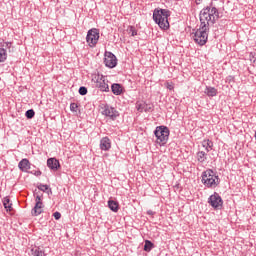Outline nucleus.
<instances>
[{
  "mask_svg": "<svg viewBox=\"0 0 256 256\" xmlns=\"http://www.w3.org/2000/svg\"><path fill=\"white\" fill-rule=\"evenodd\" d=\"M220 17L219 9L213 4V1L199 13L200 23H208V26L215 25Z\"/></svg>",
  "mask_w": 256,
  "mask_h": 256,
  "instance_id": "1",
  "label": "nucleus"
},
{
  "mask_svg": "<svg viewBox=\"0 0 256 256\" xmlns=\"http://www.w3.org/2000/svg\"><path fill=\"white\" fill-rule=\"evenodd\" d=\"M169 17H171V11L167 9L156 8L153 11V21L164 31L169 29Z\"/></svg>",
  "mask_w": 256,
  "mask_h": 256,
  "instance_id": "2",
  "label": "nucleus"
},
{
  "mask_svg": "<svg viewBox=\"0 0 256 256\" xmlns=\"http://www.w3.org/2000/svg\"><path fill=\"white\" fill-rule=\"evenodd\" d=\"M195 43L203 47L209 39V22H200L199 29L194 33Z\"/></svg>",
  "mask_w": 256,
  "mask_h": 256,
  "instance_id": "3",
  "label": "nucleus"
},
{
  "mask_svg": "<svg viewBox=\"0 0 256 256\" xmlns=\"http://www.w3.org/2000/svg\"><path fill=\"white\" fill-rule=\"evenodd\" d=\"M154 135L156 137V143L163 147L167 145V141H169V135H171V131L169 127L161 125L157 126L154 130Z\"/></svg>",
  "mask_w": 256,
  "mask_h": 256,
  "instance_id": "4",
  "label": "nucleus"
},
{
  "mask_svg": "<svg viewBox=\"0 0 256 256\" xmlns=\"http://www.w3.org/2000/svg\"><path fill=\"white\" fill-rule=\"evenodd\" d=\"M202 183L205 187H217L219 185V176L217 172L207 169L202 173Z\"/></svg>",
  "mask_w": 256,
  "mask_h": 256,
  "instance_id": "5",
  "label": "nucleus"
},
{
  "mask_svg": "<svg viewBox=\"0 0 256 256\" xmlns=\"http://www.w3.org/2000/svg\"><path fill=\"white\" fill-rule=\"evenodd\" d=\"M102 115L105 117H109L112 121H116L117 117H119V111L117 109L109 104L104 105L102 108Z\"/></svg>",
  "mask_w": 256,
  "mask_h": 256,
  "instance_id": "6",
  "label": "nucleus"
},
{
  "mask_svg": "<svg viewBox=\"0 0 256 256\" xmlns=\"http://www.w3.org/2000/svg\"><path fill=\"white\" fill-rule=\"evenodd\" d=\"M98 41H99V30H97L96 28L90 29L86 36V42L88 43L89 47H95Z\"/></svg>",
  "mask_w": 256,
  "mask_h": 256,
  "instance_id": "7",
  "label": "nucleus"
},
{
  "mask_svg": "<svg viewBox=\"0 0 256 256\" xmlns=\"http://www.w3.org/2000/svg\"><path fill=\"white\" fill-rule=\"evenodd\" d=\"M104 64L109 69H115L117 67V56L113 52L106 51L104 53Z\"/></svg>",
  "mask_w": 256,
  "mask_h": 256,
  "instance_id": "8",
  "label": "nucleus"
},
{
  "mask_svg": "<svg viewBox=\"0 0 256 256\" xmlns=\"http://www.w3.org/2000/svg\"><path fill=\"white\" fill-rule=\"evenodd\" d=\"M96 87L102 93H109V80L105 79L103 75H98L96 78Z\"/></svg>",
  "mask_w": 256,
  "mask_h": 256,
  "instance_id": "9",
  "label": "nucleus"
},
{
  "mask_svg": "<svg viewBox=\"0 0 256 256\" xmlns=\"http://www.w3.org/2000/svg\"><path fill=\"white\" fill-rule=\"evenodd\" d=\"M208 203L213 209H221V207H223V199L217 193H214L209 197Z\"/></svg>",
  "mask_w": 256,
  "mask_h": 256,
  "instance_id": "10",
  "label": "nucleus"
},
{
  "mask_svg": "<svg viewBox=\"0 0 256 256\" xmlns=\"http://www.w3.org/2000/svg\"><path fill=\"white\" fill-rule=\"evenodd\" d=\"M47 167L51 169V171H59V169H61V163H59L57 158H48Z\"/></svg>",
  "mask_w": 256,
  "mask_h": 256,
  "instance_id": "11",
  "label": "nucleus"
},
{
  "mask_svg": "<svg viewBox=\"0 0 256 256\" xmlns=\"http://www.w3.org/2000/svg\"><path fill=\"white\" fill-rule=\"evenodd\" d=\"M18 167L20 171H23L24 173H29V169H31V162H29V159L24 158L18 163Z\"/></svg>",
  "mask_w": 256,
  "mask_h": 256,
  "instance_id": "12",
  "label": "nucleus"
},
{
  "mask_svg": "<svg viewBox=\"0 0 256 256\" xmlns=\"http://www.w3.org/2000/svg\"><path fill=\"white\" fill-rule=\"evenodd\" d=\"M111 91L113 93V95H123V93H125V88H123V85L119 84V83H113L111 85Z\"/></svg>",
  "mask_w": 256,
  "mask_h": 256,
  "instance_id": "13",
  "label": "nucleus"
},
{
  "mask_svg": "<svg viewBox=\"0 0 256 256\" xmlns=\"http://www.w3.org/2000/svg\"><path fill=\"white\" fill-rule=\"evenodd\" d=\"M43 213V202H36L34 208L31 211L32 217H38Z\"/></svg>",
  "mask_w": 256,
  "mask_h": 256,
  "instance_id": "14",
  "label": "nucleus"
},
{
  "mask_svg": "<svg viewBox=\"0 0 256 256\" xmlns=\"http://www.w3.org/2000/svg\"><path fill=\"white\" fill-rule=\"evenodd\" d=\"M136 109L137 111H139V113H143V111H145V113H149L150 111H153V107L147 105L145 102L136 103Z\"/></svg>",
  "mask_w": 256,
  "mask_h": 256,
  "instance_id": "15",
  "label": "nucleus"
},
{
  "mask_svg": "<svg viewBox=\"0 0 256 256\" xmlns=\"http://www.w3.org/2000/svg\"><path fill=\"white\" fill-rule=\"evenodd\" d=\"M100 149L102 151H109L111 149V139L109 137H103L100 140Z\"/></svg>",
  "mask_w": 256,
  "mask_h": 256,
  "instance_id": "16",
  "label": "nucleus"
},
{
  "mask_svg": "<svg viewBox=\"0 0 256 256\" xmlns=\"http://www.w3.org/2000/svg\"><path fill=\"white\" fill-rule=\"evenodd\" d=\"M205 95H207V97H217V88L212 87V86H206L205 90H204Z\"/></svg>",
  "mask_w": 256,
  "mask_h": 256,
  "instance_id": "17",
  "label": "nucleus"
},
{
  "mask_svg": "<svg viewBox=\"0 0 256 256\" xmlns=\"http://www.w3.org/2000/svg\"><path fill=\"white\" fill-rule=\"evenodd\" d=\"M108 207H109L110 211L117 213V211H119V202L113 200V198H110L108 200Z\"/></svg>",
  "mask_w": 256,
  "mask_h": 256,
  "instance_id": "18",
  "label": "nucleus"
},
{
  "mask_svg": "<svg viewBox=\"0 0 256 256\" xmlns=\"http://www.w3.org/2000/svg\"><path fill=\"white\" fill-rule=\"evenodd\" d=\"M198 163H205L207 161V153L205 151H198L196 153Z\"/></svg>",
  "mask_w": 256,
  "mask_h": 256,
  "instance_id": "19",
  "label": "nucleus"
},
{
  "mask_svg": "<svg viewBox=\"0 0 256 256\" xmlns=\"http://www.w3.org/2000/svg\"><path fill=\"white\" fill-rule=\"evenodd\" d=\"M202 147H204L206 149V152L209 153L213 149V141L204 140L202 142Z\"/></svg>",
  "mask_w": 256,
  "mask_h": 256,
  "instance_id": "20",
  "label": "nucleus"
},
{
  "mask_svg": "<svg viewBox=\"0 0 256 256\" xmlns=\"http://www.w3.org/2000/svg\"><path fill=\"white\" fill-rule=\"evenodd\" d=\"M154 247H155V244H153V242H151V240H145L144 251H146V253H150V251Z\"/></svg>",
  "mask_w": 256,
  "mask_h": 256,
  "instance_id": "21",
  "label": "nucleus"
},
{
  "mask_svg": "<svg viewBox=\"0 0 256 256\" xmlns=\"http://www.w3.org/2000/svg\"><path fill=\"white\" fill-rule=\"evenodd\" d=\"M32 256H45V252L39 247L31 249Z\"/></svg>",
  "mask_w": 256,
  "mask_h": 256,
  "instance_id": "22",
  "label": "nucleus"
},
{
  "mask_svg": "<svg viewBox=\"0 0 256 256\" xmlns=\"http://www.w3.org/2000/svg\"><path fill=\"white\" fill-rule=\"evenodd\" d=\"M7 61V49L0 48V63H5Z\"/></svg>",
  "mask_w": 256,
  "mask_h": 256,
  "instance_id": "23",
  "label": "nucleus"
},
{
  "mask_svg": "<svg viewBox=\"0 0 256 256\" xmlns=\"http://www.w3.org/2000/svg\"><path fill=\"white\" fill-rule=\"evenodd\" d=\"M38 190L42 191V193H51V189L49 188V185L47 184H39L38 185Z\"/></svg>",
  "mask_w": 256,
  "mask_h": 256,
  "instance_id": "24",
  "label": "nucleus"
},
{
  "mask_svg": "<svg viewBox=\"0 0 256 256\" xmlns=\"http://www.w3.org/2000/svg\"><path fill=\"white\" fill-rule=\"evenodd\" d=\"M3 205L5 207V209H7V211H11V200L9 199V197H4L3 199Z\"/></svg>",
  "mask_w": 256,
  "mask_h": 256,
  "instance_id": "25",
  "label": "nucleus"
},
{
  "mask_svg": "<svg viewBox=\"0 0 256 256\" xmlns=\"http://www.w3.org/2000/svg\"><path fill=\"white\" fill-rule=\"evenodd\" d=\"M25 117L26 119H33V117H35V110L33 109L27 110L25 113Z\"/></svg>",
  "mask_w": 256,
  "mask_h": 256,
  "instance_id": "26",
  "label": "nucleus"
},
{
  "mask_svg": "<svg viewBox=\"0 0 256 256\" xmlns=\"http://www.w3.org/2000/svg\"><path fill=\"white\" fill-rule=\"evenodd\" d=\"M164 85H165L166 89H168L169 91H173L175 89V84H173V82L167 81V82H165Z\"/></svg>",
  "mask_w": 256,
  "mask_h": 256,
  "instance_id": "27",
  "label": "nucleus"
},
{
  "mask_svg": "<svg viewBox=\"0 0 256 256\" xmlns=\"http://www.w3.org/2000/svg\"><path fill=\"white\" fill-rule=\"evenodd\" d=\"M79 108V105H77V103L72 102L70 104V111H72V113H77V109Z\"/></svg>",
  "mask_w": 256,
  "mask_h": 256,
  "instance_id": "28",
  "label": "nucleus"
},
{
  "mask_svg": "<svg viewBox=\"0 0 256 256\" xmlns=\"http://www.w3.org/2000/svg\"><path fill=\"white\" fill-rule=\"evenodd\" d=\"M87 87H85V86H81L80 88H79V90H78V93H79V95H82V96H85V95H87Z\"/></svg>",
  "mask_w": 256,
  "mask_h": 256,
  "instance_id": "29",
  "label": "nucleus"
},
{
  "mask_svg": "<svg viewBox=\"0 0 256 256\" xmlns=\"http://www.w3.org/2000/svg\"><path fill=\"white\" fill-rule=\"evenodd\" d=\"M28 173H30L31 175H35V177H41L42 175L41 170H31V171H28Z\"/></svg>",
  "mask_w": 256,
  "mask_h": 256,
  "instance_id": "30",
  "label": "nucleus"
},
{
  "mask_svg": "<svg viewBox=\"0 0 256 256\" xmlns=\"http://www.w3.org/2000/svg\"><path fill=\"white\" fill-rule=\"evenodd\" d=\"M2 47H5L4 49H9V51H11V48L13 47V42H4Z\"/></svg>",
  "mask_w": 256,
  "mask_h": 256,
  "instance_id": "31",
  "label": "nucleus"
},
{
  "mask_svg": "<svg viewBox=\"0 0 256 256\" xmlns=\"http://www.w3.org/2000/svg\"><path fill=\"white\" fill-rule=\"evenodd\" d=\"M129 33L132 37H135V35H137V29H135V26H130Z\"/></svg>",
  "mask_w": 256,
  "mask_h": 256,
  "instance_id": "32",
  "label": "nucleus"
},
{
  "mask_svg": "<svg viewBox=\"0 0 256 256\" xmlns=\"http://www.w3.org/2000/svg\"><path fill=\"white\" fill-rule=\"evenodd\" d=\"M34 197H35L36 203H43V195H41V196H39V195L35 196V194H34Z\"/></svg>",
  "mask_w": 256,
  "mask_h": 256,
  "instance_id": "33",
  "label": "nucleus"
},
{
  "mask_svg": "<svg viewBox=\"0 0 256 256\" xmlns=\"http://www.w3.org/2000/svg\"><path fill=\"white\" fill-rule=\"evenodd\" d=\"M53 217L56 219V221H59V219H61V214L59 212H54Z\"/></svg>",
  "mask_w": 256,
  "mask_h": 256,
  "instance_id": "34",
  "label": "nucleus"
},
{
  "mask_svg": "<svg viewBox=\"0 0 256 256\" xmlns=\"http://www.w3.org/2000/svg\"><path fill=\"white\" fill-rule=\"evenodd\" d=\"M196 5H201L203 3V0H195Z\"/></svg>",
  "mask_w": 256,
  "mask_h": 256,
  "instance_id": "35",
  "label": "nucleus"
},
{
  "mask_svg": "<svg viewBox=\"0 0 256 256\" xmlns=\"http://www.w3.org/2000/svg\"><path fill=\"white\" fill-rule=\"evenodd\" d=\"M147 213L148 215H155V212H153V210H148Z\"/></svg>",
  "mask_w": 256,
  "mask_h": 256,
  "instance_id": "36",
  "label": "nucleus"
}]
</instances>
